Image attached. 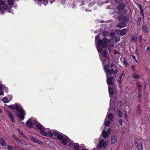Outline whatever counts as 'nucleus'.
<instances>
[{"label":"nucleus","mask_w":150,"mask_h":150,"mask_svg":"<svg viewBox=\"0 0 150 150\" xmlns=\"http://www.w3.org/2000/svg\"><path fill=\"white\" fill-rule=\"evenodd\" d=\"M110 42V41L106 38H103V40H98L97 43L98 46L97 48L99 53H100L103 50V48H106L108 44Z\"/></svg>","instance_id":"nucleus-1"},{"label":"nucleus","mask_w":150,"mask_h":150,"mask_svg":"<svg viewBox=\"0 0 150 150\" xmlns=\"http://www.w3.org/2000/svg\"><path fill=\"white\" fill-rule=\"evenodd\" d=\"M15 110L17 112H19L17 115L18 117L20 119L21 121L23 120L25 118V111L23 109H21L20 107H18L17 105L15 108Z\"/></svg>","instance_id":"nucleus-2"},{"label":"nucleus","mask_w":150,"mask_h":150,"mask_svg":"<svg viewBox=\"0 0 150 150\" xmlns=\"http://www.w3.org/2000/svg\"><path fill=\"white\" fill-rule=\"evenodd\" d=\"M134 145L138 150H143V148L142 142L138 138H136L134 140Z\"/></svg>","instance_id":"nucleus-3"},{"label":"nucleus","mask_w":150,"mask_h":150,"mask_svg":"<svg viewBox=\"0 0 150 150\" xmlns=\"http://www.w3.org/2000/svg\"><path fill=\"white\" fill-rule=\"evenodd\" d=\"M36 127L40 130V133L41 134L44 136H46L47 135V133L45 131L44 127L40 124L36 125Z\"/></svg>","instance_id":"nucleus-4"},{"label":"nucleus","mask_w":150,"mask_h":150,"mask_svg":"<svg viewBox=\"0 0 150 150\" xmlns=\"http://www.w3.org/2000/svg\"><path fill=\"white\" fill-rule=\"evenodd\" d=\"M129 16L128 14L125 16H120L118 17V20L119 21H123L126 23H127L129 21Z\"/></svg>","instance_id":"nucleus-5"},{"label":"nucleus","mask_w":150,"mask_h":150,"mask_svg":"<svg viewBox=\"0 0 150 150\" xmlns=\"http://www.w3.org/2000/svg\"><path fill=\"white\" fill-rule=\"evenodd\" d=\"M30 139L33 143H38L40 145H42L43 144L41 141L37 140L34 137H30Z\"/></svg>","instance_id":"nucleus-6"},{"label":"nucleus","mask_w":150,"mask_h":150,"mask_svg":"<svg viewBox=\"0 0 150 150\" xmlns=\"http://www.w3.org/2000/svg\"><path fill=\"white\" fill-rule=\"evenodd\" d=\"M106 145L107 143L103 139H101L100 140L99 145V147L100 149H101L103 147L104 148H105Z\"/></svg>","instance_id":"nucleus-7"},{"label":"nucleus","mask_w":150,"mask_h":150,"mask_svg":"<svg viewBox=\"0 0 150 150\" xmlns=\"http://www.w3.org/2000/svg\"><path fill=\"white\" fill-rule=\"evenodd\" d=\"M127 11L126 9L118 10V14L120 15H125L127 13Z\"/></svg>","instance_id":"nucleus-8"},{"label":"nucleus","mask_w":150,"mask_h":150,"mask_svg":"<svg viewBox=\"0 0 150 150\" xmlns=\"http://www.w3.org/2000/svg\"><path fill=\"white\" fill-rule=\"evenodd\" d=\"M115 77L112 76L108 78L107 83L108 85H112L113 84L112 81L114 79Z\"/></svg>","instance_id":"nucleus-9"},{"label":"nucleus","mask_w":150,"mask_h":150,"mask_svg":"<svg viewBox=\"0 0 150 150\" xmlns=\"http://www.w3.org/2000/svg\"><path fill=\"white\" fill-rule=\"evenodd\" d=\"M117 136L115 135H113L111 137V143L112 144L115 143L117 140Z\"/></svg>","instance_id":"nucleus-10"},{"label":"nucleus","mask_w":150,"mask_h":150,"mask_svg":"<svg viewBox=\"0 0 150 150\" xmlns=\"http://www.w3.org/2000/svg\"><path fill=\"white\" fill-rule=\"evenodd\" d=\"M104 70L106 72H108L110 75H112L113 73V72L110 70V69L108 65H105L104 67Z\"/></svg>","instance_id":"nucleus-11"},{"label":"nucleus","mask_w":150,"mask_h":150,"mask_svg":"<svg viewBox=\"0 0 150 150\" xmlns=\"http://www.w3.org/2000/svg\"><path fill=\"white\" fill-rule=\"evenodd\" d=\"M31 120L30 119H29L28 121L26 122V125L28 127L30 128H32L33 127V124L32 123L30 122Z\"/></svg>","instance_id":"nucleus-12"},{"label":"nucleus","mask_w":150,"mask_h":150,"mask_svg":"<svg viewBox=\"0 0 150 150\" xmlns=\"http://www.w3.org/2000/svg\"><path fill=\"white\" fill-rule=\"evenodd\" d=\"M66 138H63L61 141V143L62 144L64 145H66L68 141H69V138L67 136Z\"/></svg>","instance_id":"nucleus-13"},{"label":"nucleus","mask_w":150,"mask_h":150,"mask_svg":"<svg viewBox=\"0 0 150 150\" xmlns=\"http://www.w3.org/2000/svg\"><path fill=\"white\" fill-rule=\"evenodd\" d=\"M137 113L138 115H140L142 111V110L141 108V105L140 104H138L137 106Z\"/></svg>","instance_id":"nucleus-14"},{"label":"nucleus","mask_w":150,"mask_h":150,"mask_svg":"<svg viewBox=\"0 0 150 150\" xmlns=\"http://www.w3.org/2000/svg\"><path fill=\"white\" fill-rule=\"evenodd\" d=\"M124 22H120L117 25V26L119 28H121L124 27L126 26V24Z\"/></svg>","instance_id":"nucleus-15"},{"label":"nucleus","mask_w":150,"mask_h":150,"mask_svg":"<svg viewBox=\"0 0 150 150\" xmlns=\"http://www.w3.org/2000/svg\"><path fill=\"white\" fill-rule=\"evenodd\" d=\"M8 117L11 119V120L12 121V122L15 123V121L14 119L13 116L12 115L11 112H8Z\"/></svg>","instance_id":"nucleus-16"},{"label":"nucleus","mask_w":150,"mask_h":150,"mask_svg":"<svg viewBox=\"0 0 150 150\" xmlns=\"http://www.w3.org/2000/svg\"><path fill=\"white\" fill-rule=\"evenodd\" d=\"M119 4V5L117 7L118 10L125 9V8L126 7L124 3H120Z\"/></svg>","instance_id":"nucleus-17"},{"label":"nucleus","mask_w":150,"mask_h":150,"mask_svg":"<svg viewBox=\"0 0 150 150\" xmlns=\"http://www.w3.org/2000/svg\"><path fill=\"white\" fill-rule=\"evenodd\" d=\"M102 134L103 137L105 139H106L109 135V133L105 130L103 131Z\"/></svg>","instance_id":"nucleus-18"},{"label":"nucleus","mask_w":150,"mask_h":150,"mask_svg":"<svg viewBox=\"0 0 150 150\" xmlns=\"http://www.w3.org/2000/svg\"><path fill=\"white\" fill-rule=\"evenodd\" d=\"M125 74H124V72H123L121 74L120 76L119 77V80H118V82L120 84L121 83L122 81V77L123 76H124L123 77H124L125 76Z\"/></svg>","instance_id":"nucleus-19"},{"label":"nucleus","mask_w":150,"mask_h":150,"mask_svg":"<svg viewBox=\"0 0 150 150\" xmlns=\"http://www.w3.org/2000/svg\"><path fill=\"white\" fill-rule=\"evenodd\" d=\"M127 32V29L126 28H124L122 29L120 32V35L122 36L125 35Z\"/></svg>","instance_id":"nucleus-20"},{"label":"nucleus","mask_w":150,"mask_h":150,"mask_svg":"<svg viewBox=\"0 0 150 150\" xmlns=\"http://www.w3.org/2000/svg\"><path fill=\"white\" fill-rule=\"evenodd\" d=\"M17 105L18 107H20L19 105L17 103L15 104L14 105H9L8 106V107L12 110H15V108L16 106Z\"/></svg>","instance_id":"nucleus-21"},{"label":"nucleus","mask_w":150,"mask_h":150,"mask_svg":"<svg viewBox=\"0 0 150 150\" xmlns=\"http://www.w3.org/2000/svg\"><path fill=\"white\" fill-rule=\"evenodd\" d=\"M107 117L109 120L112 121L113 118V115L112 113H109L108 114Z\"/></svg>","instance_id":"nucleus-22"},{"label":"nucleus","mask_w":150,"mask_h":150,"mask_svg":"<svg viewBox=\"0 0 150 150\" xmlns=\"http://www.w3.org/2000/svg\"><path fill=\"white\" fill-rule=\"evenodd\" d=\"M1 144L2 146H4L6 145V143L4 139L3 138H1L0 140Z\"/></svg>","instance_id":"nucleus-23"},{"label":"nucleus","mask_w":150,"mask_h":150,"mask_svg":"<svg viewBox=\"0 0 150 150\" xmlns=\"http://www.w3.org/2000/svg\"><path fill=\"white\" fill-rule=\"evenodd\" d=\"M108 91L110 95H112L114 94V92L112 88L108 87Z\"/></svg>","instance_id":"nucleus-24"},{"label":"nucleus","mask_w":150,"mask_h":150,"mask_svg":"<svg viewBox=\"0 0 150 150\" xmlns=\"http://www.w3.org/2000/svg\"><path fill=\"white\" fill-rule=\"evenodd\" d=\"M120 59L121 61L123 63H124L125 65L127 66V65H128V62L127 61L126 59L125 58H121Z\"/></svg>","instance_id":"nucleus-25"},{"label":"nucleus","mask_w":150,"mask_h":150,"mask_svg":"<svg viewBox=\"0 0 150 150\" xmlns=\"http://www.w3.org/2000/svg\"><path fill=\"white\" fill-rule=\"evenodd\" d=\"M142 29L144 33H147L148 32V30L144 25L142 26Z\"/></svg>","instance_id":"nucleus-26"},{"label":"nucleus","mask_w":150,"mask_h":150,"mask_svg":"<svg viewBox=\"0 0 150 150\" xmlns=\"http://www.w3.org/2000/svg\"><path fill=\"white\" fill-rule=\"evenodd\" d=\"M2 100L3 102L5 103H7L8 102V99L6 97H4L2 98Z\"/></svg>","instance_id":"nucleus-27"},{"label":"nucleus","mask_w":150,"mask_h":150,"mask_svg":"<svg viewBox=\"0 0 150 150\" xmlns=\"http://www.w3.org/2000/svg\"><path fill=\"white\" fill-rule=\"evenodd\" d=\"M14 0H8L7 3L10 6L13 5L14 4Z\"/></svg>","instance_id":"nucleus-28"},{"label":"nucleus","mask_w":150,"mask_h":150,"mask_svg":"<svg viewBox=\"0 0 150 150\" xmlns=\"http://www.w3.org/2000/svg\"><path fill=\"white\" fill-rule=\"evenodd\" d=\"M102 55L104 57H108V59H109V58L107 56V53L105 51H103L102 53Z\"/></svg>","instance_id":"nucleus-29"},{"label":"nucleus","mask_w":150,"mask_h":150,"mask_svg":"<svg viewBox=\"0 0 150 150\" xmlns=\"http://www.w3.org/2000/svg\"><path fill=\"white\" fill-rule=\"evenodd\" d=\"M3 9L4 10H7L8 8V5L7 4H5L2 6Z\"/></svg>","instance_id":"nucleus-30"},{"label":"nucleus","mask_w":150,"mask_h":150,"mask_svg":"<svg viewBox=\"0 0 150 150\" xmlns=\"http://www.w3.org/2000/svg\"><path fill=\"white\" fill-rule=\"evenodd\" d=\"M132 77L134 79H138L140 78V76L139 75H137L136 74H134L132 75Z\"/></svg>","instance_id":"nucleus-31"},{"label":"nucleus","mask_w":150,"mask_h":150,"mask_svg":"<svg viewBox=\"0 0 150 150\" xmlns=\"http://www.w3.org/2000/svg\"><path fill=\"white\" fill-rule=\"evenodd\" d=\"M131 39L134 42H136L137 41V38L135 35H134L131 37Z\"/></svg>","instance_id":"nucleus-32"},{"label":"nucleus","mask_w":150,"mask_h":150,"mask_svg":"<svg viewBox=\"0 0 150 150\" xmlns=\"http://www.w3.org/2000/svg\"><path fill=\"white\" fill-rule=\"evenodd\" d=\"M111 123L110 120H108L105 121V125L106 126H108Z\"/></svg>","instance_id":"nucleus-33"},{"label":"nucleus","mask_w":150,"mask_h":150,"mask_svg":"<svg viewBox=\"0 0 150 150\" xmlns=\"http://www.w3.org/2000/svg\"><path fill=\"white\" fill-rule=\"evenodd\" d=\"M63 138V137L61 135H59L57 136V139L59 140H62Z\"/></svg>","instance_id":"nucleus-34"},{"label":"nucleus","mask_w":150,"mask_h":150,"mask_svg":"<svg viewBox=\"0 0 150 150\" xmlns=\"http://www.w3.org/2000/svg\"><path fill=\"white\" fill-rule=\"evenodd\" d=\"M117 113H118V115L119 117H121V118L122 117V112L121 111L119 110H118Z\"/></svg>","instance_id":"nucleus-35"},{"label":"nucleus","mask_w":150,"mask_h":150,"mask_svg":"<svg viewBox=\"0 0 150 150\" xmlns=\"http://www.w3.org/2000/svg\"><path fill=\"white\" fill-rule=\"evenodd\" d=\"M14 139L16 141H18V142H20L21 143H22V142H21V140L20 138L18 137H15Z\"/></svg>","instance_id":"nucleus-36"},{"label":"nucleus","mask_w":150,"mask_h":150,"mask_svg":"<svg viewBox=\"0 0 150 150\" xmlns=\"http://www.w3.org/2000/svg\"><path fill=\"white\" fill-rule=\"evenodd\" d=\"M109 34V33L107 31H105L103 32V36L105 37L108 35Z\"/></svg>","instance_id":"nucleus-37"},{"label":"nucleus","mask_w":150,"mask_h":150,"mask_svg":"<svg viewBox=\"0 0 150 150\" xmlns=\"http://www.w3.org/2000/svg\"><path fill=\"white\" fill-rule=\"evenodd\" d=\"M137 87L138 88V89L141 90V89L142 87V86L141 85L140 83H137Z\"/></svg>","instance_id":"nucleus-38"},{"label":"nucleus","mask_w":150,"mask_h":150,"mask_svg":"<svg viewBox=\"0 0 150 150\" xmlns=\"http://www.w3.org/2000/svg\"><path fill=\"white\" fill-rule=\"evenodd\" d=\"M115 1L117 4H118L122 2V0H115Z\"/></svg>","instance_id":"nucleus-39"},{"label":"nucleus","mask_w":150,"mask_h":150,"mask_svg":"<svg viewBox=\"0 0 150 150\" xmlns=\"http://www.w3.org/2000/svg\"><path fill=\"white\" fill-rule=\"evenodd\" d=\"M47 134L50 137H52L53 136V134L50 131H48L47 132Z\"/></svg>","instance_id":"nucleus-40"},{"label":"nucleus","mask_w":150,"mask_h":150,"mask_svg":"<svg viewBox=\"0 0 150 150\" xmlns=\"http://www.w3.org/2000/svg\"><path fill=\"white\" fill-rule=\"evenodd\" d=\"M110 62H109L108 64L106 65H108L109 67V69H110V67H113L114 66V64L113 63H112L111 64H110Z\"/></svg>","instance_id":"nucleus-41"},{"label":"nucleus","mask_w":150,"mask_h":150,"mask_svg":"<svg viewBox=\"0 0 150 150\" xmlns=\"http://www.w3.org/2000/svg\"><path fill=\"white\" fill-rule=\"evenodd\" d=\"M141 17H139L138 18V20L137 21V23L138 25H139L141 23Z\"/></svg>","instance_id":"nucleus-42"},{"label":"nucleus","mask_w":150,"mask_h":150,"mask_svg":"<svg viewBox=\"0 0 150 150\" xmlns=\"http://www.w3.org/2000/svg\"><path fill=\"white\" fill-rule=\"evenodd\" d=\"M140 13L143 16V18H144V11L143 9H142L140 10Z\"/></svg>","instance_id":"nucleus-43"},{"label":"nucleus","mask_w":150,"mask_h":150,"mask_svg":"<svg viewBox=\"0 0 150 150\" xmlns=\"http://www.w3.org/2000/svg\"><path fill=\"white\" fill-rule=\"evenodd\" d=\"M120 38L115 37V42H118L120 40Z\"/></svg>","instance_id":"nucleus-44"},{"label":"nucleus","mask_w":150,"mask_h":150,"mask_svg":"<svg viewBox=\"0 0 150 150\" xmlns=\"http://www.w3.org/2000/svg\"><path fill=\"white\" fill-rule=\"evenodd\" d=\"M123 120L122 119H119L118 120V122L120 124V125L121 126H122L123 125L122 124Z\"/></svg>","instance_id":"nucleus-45"},{"label":"nucleus","mask_w":150,"mask_h":150,"mask_svg":"<svg viewBox=\"0 0 150 150\" xmlns=\"http://www.w3.org/2000/svg\"><path fill=\"white\" fill-rule=\"evenodd\" d=\"M5 1L3 0H0V6H3L5 4Z\"/></svg>","instance_id":"nucleus-46"},{"label":"nucleus","mask_w":150,"mask_h":150,"mask_svg":"<svg viewBox=\"0 0 150 150\" xmlns=\"http://www.w3.org/2000/svg\"><path fill=\"white\" fill-rule=\"evenodd\" d=\"M74 149L75 150H79V147L76 145H74Z\"/></svg>","instance_id":"nucleus-47"},{"label":"nucleus","mask_w":150,"mask_h":150,"mask_svg":"<svg viewBox=\"0 0 150 150\" xmlns=\"http://www.w3.org/2000/svg\"><path fill=\"white\" fill-rule=\"evenodd\" d=\"M137 5L138 6V8L140 9H143L142 6L139 4H137Z\"/></svg>","instance_id":"nucleus-48"},{"label":"nucleus","mask_w":150,"mask_h":150,"mask_svg":"<svg viewBox=\"0 0 150 150\" xmlns=\"http://www.w3.org/2000/svg\"><path fill=\"white\" fill-rule=\"evenodd\" d=\"M99 36L98 35L96 36L95 37V41L96 42L97 40H98L99 39Z\"/></svg>","instance_id":"nucleus-49"},{"label":"nucleus","mask_w":150,"mask_h":150,"mask_svg":"<svg viewBox=\"0 0 150 150\" xmlns=\"http://www.w3.org/2000/svg\"><path fill=\"white\" fill-rule=\"evenodd\" d=\"M48 3V1H47V0H46L45 1H43V3L45 5H46Z\"/></svg>","instance_id":"nucleus-50"},{"label":"nucleus","mask_w":150,"mask_h":150,"mask_svg":"<svg viewBox=\"0 0 150 150\" xmlns=\"http://www.w3.org/2000/svg\"><path fill=\"white\" fill-rule=\"evenodd\" d=\"M53 134L55 136H58V132H53Z\"/></svg>","instance_id":"nucleus-51"},{"label":"nucleus","mask_w":150,"mask_h":150,"mask_svg":"<svg viewBox=\"0 0 150 150\" xmlns=\"http://www.w3.org/2000/svg\"><path fill=\"white\" fill-rule=\"evenodd\" d=\"M131 56H132V58L133 59H134L135 61H137V59L136 58V57L133 54H132L131 55Z\"/></svg>","instance_id":"nucleus-52"},{"label":"nucleus","mask_w":150,"mask_h":150,"mask_svg":"<svg viewBox=\"0 0 150 150\" xmlns=\"http://www.w3.org/2000/svg\"><path fill=\"white\" fill-rule=\"evenodd\" d=\"M8 150H12V146H8Z\"/></svg>","instance_id":"nucleus-53"},{"label":"nucleus","mask_w":150,"mask_h":150,"mask_svg":"<svg viewBox=\"0 0 150 150\" xmlns=\"http://www.w3.org/2000/svg\"><path fill=\"white\" fill-rule=\"evenodd\" d=\"M131 70H134V71H135V67L134 65H132V67L131 68Z\"/></svg>","instance_id":"nucleus-54"},{"label":"nucleus","mask_w":150,"mask_h":150,"mask_svg":"<svg viewBox=\"0 0 150 150\" xmlns=\"http://www.w3.org/2000/svg\"><path fill=\"white\" fill-rule=\"evenodd\" d=\"M142 36L141 35H140L139 36V41L140 42H141L142 40Z\"/></svg>","instance_id":"nucleus-55"},{"label":"nucleus","mask_w":150,"mask_h":150,"mask_svg":"<svg viewBox=\"0 0 150 150\" xmlns=\"http://www.w3.org/2000/svg\"><path fill=\"white\" fill-rule=\"evenodd\" d=\"M142 95L141 93H139V95H138V98H139V101H140V98L142 97Z\"/></svg>","instance_id":"nucleus-56"},{"label":"nucleus","mask_w":150,"mask_h":150,"mask_svg":"<svg viewBox=\"0 0 150 150\" xmlns=\"http://www.w3.org/2000/svg\"><path fill=\"white\" fill-rule=\"evenodd\" d=\"M146 50L147 51V52H149L150 48H149V47H147L146 48Z\"/></svg>","instance_id":"nucleus-57"},{"label":"nucleus","mask_w":150,"mask_h":150,"mask_svg":"<svg viewBox=\"0 0 150 150\" xmlns=\"http://www.w3.org/2000/svg\"><path fill=\"white\" fill-rule=\"evenodd\" d=\"M1 95H4V93L2 91H0V96Z\"/></svg>","instance_id":"nucleus-58"},{"label":"nucleus","mask_w":150,"mask_h":150,"mask_svg":"<svg viewBox=\"0 0 150 150\" xmlns=\"http://www.w3.org/2000/svg\"><path fill=\"white\" fill-rule=\"evenodd\" d=\"M3 89V86L1 85H0V90L2 91Z\"/></svg>","instance_id":"nucleus-59"},{"label":"nucleus","mask_w":150,"mask_h":150,"mask_svg":"<svg viewBox=\"0 0 150 150\" xmlns=\"http://www.w3.org/2000/svg\"><path fill=\"white\" fill-rule=\"evenodd\" d=\"M110 128H109L107 130V132L108 133H109V134H110Z\"/></svg>","instance_id":"nucleus-60"},{"label":"nucleus","mask_w":150,"mask_h":150,"mask_svg":"<svg viewBox=\"0 0 150 150\" xmlns=\"http://www.w3.org/2000/svg\"><path fill=\"white\" fill-rule=\"evenodd\" d=\"M4 10H1L0 11H1V14H3L4 13Z\"/></svg>","instance_id":"nucleus-61"},{"label":"nucleus","mask_w":150,"mask_h":150,"mask_svg":"<svg viewBox=\"0 0 150 150\" xmlns=\"http://www.w3.org/2000/svg\"><path fill=\"white\" fill-rule=\"evenodd\" d=\"M108 49L109 51L110 52L111 50V49L110 47H109Z\"/></svg>","instance_id":"nucleus-62"},{"label":"nucleus","mask_w":150,"mask_h":150,"mask_svg":"<svg viewBox=\"0 0 150 150\" xmlns=\"http://www.w3.org/2000/svg\"><path fill=\"white\" fill-rule=\"evenodd\" d=\"M3 10L2 7L1 6H0V11Z\"/></svg>","instance_id":"nucleus-63"},{"label":"nucleus","mask_w":150,"mask_h":150,"mask_svg":"<svg viewBox=\"0 0 150 150\" xmlns=\"http://www.w3.org/2000/svg\"><path fill=\"white\" fill-rule=\"evenodd\" d=\"M110 70H111V71H112L113 72H114V69L112 68L110 69Z\"/></svg>","instance_id":"nucleus-64"}]
</instances>
